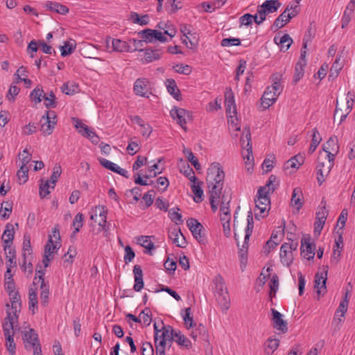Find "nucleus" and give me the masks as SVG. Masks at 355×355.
<instances>
[{
    "mask_svg": "<svg viewBox=\"0 0 355 355\" xmlns=\"http://www.w3.org/2000/svg\"><path fill=\"white\" fill-rule=\"evenodd\" d=\"M321 141H322V137H320L319 132L318 131V130L316 128H314L313 130V133H312L311 144L309 149V153H313L315 150L316 148L320 144Z\"/></svg>",
    "mask_w": 355,
    "mask_h": 355,
    "instance_id": "de8ad7c7",
    "label": "nucleus"
},
{
    "mask_svg": "<svg viewBox=\"0 0 355 355\" xmlns=\"http://www.w3.org/2000/svg\"><path fill=\"white\" fill-rule=\"evenodd\" d=\"M225 173L220 168V164L212 163L207 171V184H223Z\"/></svg>",
    "mask_w": 355,
    "mask_h": 355,
    "instance_id": "20e7f679",
    "label": "nucleus"
},
{
    "mask_svg": "<svg viewBox=\"0 0 355 355\" xmlns=\"http://www.w3.org/2000/svg\"><path fill=\"white\" fill-rule=\"evenodd\" d=\"M322 155L324 156V159H334L336 155L339 152V145L338 138L335 136L331 137L323 145H322Z\"/></svg>",
    "mask_w": 355,
    "mask_h": 355,
    "instance_id": "6e6552de",
    "label": "nucleus"
},
{
    "mask_svg": "<svg viewBox=\"0 0 355 355\" xmlns=\"http://www.w3.org/2000/svg\"><path fill=\"white\" fill-rule=\"evenodd\" d=\"M231 200V193L230 191H224V193L222 196L221 198V206H220V211L221 214H223L224 212L227 214H230V211L229 208V203Z\"/></svg>",
    "mask_w": 355,
    "mask_h": 355,
    "instance_id": "a19ab883",
    "label": "nucleus"
},
{
    "mask_svg": "<svg viewBox=\"0 0 355 355\" xmlns=\"http://www.w3.org/2000/svg\"><path fill=\"white\" fill-rule=\"evenodd\" d=\"M112 49L118 52H129L131 51L130 45L125 41L119 39H113L112 40Z\"/></svg>",
    "mask_w": 355,
    "mask_h": 355,
    "instance_id": "58836bf2",
    "label": "nucleus"
},
{
    "mask_svg": "<svg viewBox=\"0 0 355 355\" xmlns=\"http://www.w3.org/2000/svg\"><path fill=\"white\" fill-rule=\"evenodd\" d=\"M37 276L35 277L33 281V285L35 286L36 284V281L37 280V283L40 282V299L41 304L43 306H46L48 303L49 295V285L45 282L43 276L44 272L42 270L37 271Z\"/></svg>",
    "mask_w": 355,
    "mask_h": 355,
    "instance_id": "f8f14e48",
    "label": "nucleus"
},
{
    "mask_svg": "<svg viewBox=\"0 0 355 355\" xmlns=\"http://www.w3.org/2000/svg\"><path fill=\"white\" fill-rule=\"evenodd\" d=\"M180 209L174 207L168 211V217L171 220L176 224H181L183 223L181 214L179 213Z\"/></svg>",
    "mask_w": 355,
    "mask_h": 355,
    "instance_id": "8fccbe9b",
    "label": "nucleus"
},
{
    "mask_svg": "<svg viewBox=\"0 0 355 355\" xmlns=\"http://www.w3.org/2000/svg\"><path fill=\"white\" fill-rule=\"evenodd\" d=\"M148 81L146 78H138L134 85L135 93L143 97H148Z\"/></svg>",
    "mask_w": 355,
    "mask_h": 355,
    "instance_id": "4be33fe9",
    "label": "nucleus"
},
{
    "mask_svg": "<svg viewBox=\"0 0 355 355\" xmlns=\"http://www.w3.org/2000/svg\"><path fill=\"white\" fill-rule=\"evenodd\" d=\"M354 98L355 94L352 92H348L346 97V103L343 108L339 107L338 102L337 101L334 112V117L336 114H339V112H341V119L340 120V123H343L347 118V115L351 112L354 103Z\"/></svg>",
    "mask_w": 355,
    "mask_h": 355,
    "instance_id": "9d476101",
    "label": "nucleus"
},
{
    "mask_svg": "<svg viewBox=\"0 0 355 355\" xmlns=\"http://www.w3.org/2000/svg\"><path fill=\"white\" fill-rule=\"evenodd\" d=\"M247 221L248 225L245 230V234L244 238V242L242 245V247L239 249V255L240 257V262H241V270L243 271L248 261V241L252 233V230L254 228V222H253V218H252V213L251 211L248 212V216H247Z\"/></svg>",
    "mask_w": 355,
    "mask_h": 355,
    "instance_id": "f257e3e1",
    "label": "nucleus"
},
{
    "mask_svg": "<svg viewBox=\"0 0 355 355\" xmlns=\"http://www.w3.org/2000/svg\"><path fill=\"white\" fill-rule=\"evenodd\" d=\"M173 329L171 326L163 327L162 331L159 336V341H164V345H166L167 342L172 343L174 340Z\"/></svg>",
    "mask_w": 355,
    "mask_h": 355,
    "instance_id": "7c9ffc66",
    "label": "nucleus"
},
{
    "mask_svg": "<svg viewBox=\"0 0 355 355\" xmlns=\"http://www.w3.org/2000/svg\"><path fill=\"white\" fill-rule=\"evenodd\" d=\"M282 6L279 0H266L261 5L257 6V12L267 15L275 12Z\"/></svg>",
    "mask_w": 355,
    "mask_h": 355,
    "instance_id": "dca6fc26",
    "label": "nucleus"
},
{
    "mask_svg": "<svg viewBox=\"0 0 355 355\" xmlns=\"http://www.w3.org/2000/svg\"><path fill=\"white\" fill-rule=\"evenodd\" d=\"M174 336V340L179 345L185 347L187 348L191 347V341L184 335L182 334L180 331H175Z\"/></svg>",
    "mask_w": 355,
    "mask_h": 355,
    "instance_id": "09e8293b",
    "label": "nucleus"
},
{
    "mask_svg": "<svg viewBox=\"0 0 355 355\" xmlns=\"http://www.w3.org/2000/svg\"><path fill=\"white\" fill-rule=\"evenodd\" d=\"M41 131L44 135H49L53 131L57 123L56 114L54 111H46L40 119Z\"/></svg>",
    "mask_w": 355,
    "mask_h": 355,
    "instance_id": "39448f33",
    "label": "nucleus"
},
{
    "mask_svg": "<svg viewBox=\"0 0 355 355\" xmlns=\"http://www.w3.org/2000/svg\"><path fill=\"white\" fill-rule=\"evenodd\" d=\"M15 237V228L14 225L11 223H8L6 225L5 230L1 236V239L4 245L12 244Z\"/></svg>",
    "mask_w": 355,
    "mask_h": 355,
    "instance_id": "c756f323",
    "label": "nucleus"
},
{
    "mask_svg": "<svg viewBox=\"0 0 355 355\" xmlns=\"http://www.w3.org/2000/svg\"><path fill=\"white\" fill-rule=\"evenodd\" d=\"M215 284H216V292L217 295H223L226 296L228 295V292L227 288L225 285L224 280L220 275H217L215 277Z\"/></svg>",
    "mask_w": 355,
    "mask_h": 355,
    "instance_id": "79ce46f5",
    "label": "nucleus"
},
{
    "mask_svg": "<svg viewBox=\"0 0 355 355\" xmlns=\"http://www.w3.org/2000/svg\"><path fill=\"white\" fill-rule=\"evenodd\" d=\"M13 313H17L21 309V297L17 291L9 294Z\"/></svg>",
    "mask_w": 355,
    "mask_h": 355,
    "instance_id": "ea45409f",
    "label": "nucleus"
},
{
    "mask_svg": "<svg viewBox=\"0 0 355 355\" xmlns=\"http://www.w3.org/2000/svg\"><path fill=\"white\" fill-rule=\"evenodd\" d=\"M291 247L288 246V243H284L280 248V259L282 263L288 266L293 260V252H291L290 250Z\"/></svg>",
    "mask_w": 355,
    "mask_h": 355,
    "instance_id": "b1692460",
    "label": "nucleus"
},
{
    "mask_svg": "<svg viewBox=\"0 0 355 355\" xmlns=\"http://www.w3.org/2000/svg\"><path fill=\"white\" fill-rule=\"evenodd\" d=\"M315 246L311 243L310 236H304L301 241L302 254L308 260L313 259L315 255Z\"/></svg>",
    "mask_w": 355,
    "mask_h": 355,
    "instance_id": "f3484780",
    "label": "nucleus"
},
{
    "mask_svg": "<svg viewBox=\"0 0 355 355\" xmlns=\"http://www.w3.org/2000/svg\"><path fill=\"white\" fill-rule=\"evenodd\" d=\"M28 167L27 166H21L17 173V175L20 183H25L28 180Z\"/></svg>",
    "mask_w": 355,
    "mask_h": 355,
    "instance_id": "052dcab7",
    "label": "nucleus"
},
{
    "mask_svg": "<svg viewBox=\"0 0 355 355\" xmlns=\"http://www.w3.org/2000/svg\"><path fill=\"white\" fill-rule=\"evenodd\" d=\"M23 259H24V265L26 263V259L31 257L33 253V250L31 243V237L28 234H24L23 241Z\"/></svg>",
    "mask_w": 355,
    "mask_h": 355,
    "instance_id": "72a5a7b5",
    "label": "nucleus"
},
{
    "mask_svg": "<svg viewBox=\"0 0 355 355\" xmlns=\"http://www.w3.org/2000/svg\"><path fill=\"white\" fill-rule=\"evenodd\" d=\"M83 214L81 213H78L75 216L73 221V226L74 227L73 234H76L80 231V227L83 225Z\"/></svg>",
    "mask_w": 355,
    "mask_h": 355,
    "instance_id": "e2e57ef3",
    "label": "nucleus"
},
{
    "mask_svg": "<svg viewBox=\"0 0 355 355\" xmlns=\"http://www.w3.org/2000/svg\"><path fill=\"white\" fill-rule=\"evenodd\" d=\"M45 8L61 15H65L69 12V8L67 6L54 1H47L45 3Z\"/></svg>",
    "mask_w": 355,
    "mask_h": 355,
    "instance_id": "2f4dec72",
    "label": "nucleus"
},
{
    "mask_svg": "<svg viewBox=\"0 0 355 355\" xmlns=\"http://www.w3.org/2000/svg\"><path fill=\"white\" fill-rule=\"evenodd\" d=\"M37 289L33 287L29 288L28 291V305L29 309L35 313V311L37 309Z\"/></svg>",
    "mask_w": 355,
    "mask_h": 355,
    "instance_id": "c9c22d12",
    "label": "nucleus"
},
{
    "mask_svg": "<svg viewBox=\"0 0 355 355\" xmlns=\"http://www.w3.org/2000/svg\"><path fill=\"white\" fill-rule=\"evenodd\" d=\"M169 238L178 247L185 248L187 241L180 230H173L169 232Z\"/></svg>",
    "mask_w": 355,
    "mask_h": 355,
    "instance_id": "a878e982",
    "label": "nucleus"
},
{
    "mask_svg": "<svg viewBox=\"0 0 355 355\" xmlns=\"http://www.w3.org/2000/svg\"><path fill=\"white\" fill-rule=\"evenodd\" d=\"M191 190L194 193L195 196L193 200L196 202H200L202 201L203 191L199 184H196V182L191 185Z\"/></svg>",
    "mask_w": 355,
    "mask_h": 355,
    "instance_id": "5fc2aeb1",
    "label": "nucleus"
},
{
    "mask_svg": "<svg viewBox=\"0 0 355 355\" xmlns=\"http://www.w3.org/2000/svg\"><path fill=\"white\" fill-rule=\"evenodd\" d=\"M274 42L280 46L281 51H286L293 43V39L287 33L281 37L276 35Z\"/></svg>",
    "mask_w": 355,
    "mask_h": 355,
    "instance_id": "cd10ccee",
    "label": "nucleus"
},
{
    "mask_svg": "<svg viewBox=\"0 0 355 355\" xmlns=\"http://www.w3.org/2000/svg\"><path fill=\"white\" fill-rule=\"evenodd\" d=\"M209 188V199L220 200L223 184H207Z\"/></svg>",
    "mask_w": 355,
    "mask_h": 355,
    "instance_id": "c03bdc74",
    "label": "nucleus"
},
{
    "mask_svg": "<svg viewBox=\"0 0 355 355\" xmlns=\"http://www.w3.org/2000/svg\"><path fill=\"white\" fill-rule=\"evenodd\" d=\"M76 47V45L73 43H71L69 42H66L64 46L60 47L61 55L62 56H67L73 53Z\"/></svg>",
    "mask_w": 355,
    "mask_h": 355,
    "instance_id": "0e129e2a",
    "label": "nucleus"
},
{
    "mask_svg": "<svg viewBox=\"0 0 355 355\" xmlns=\"http://www.w3.org/2000/svg\"><path fill=\"white\" fill-rule=\"evenodd\" d=\"M18 322V315L16 313L8 312L3 323L4 336L14 335L15 324Z\"/></svg>",
    "mask_w": 355,
    "mask_h": 355,
    "instance_id": "2eb2a0df",
    "label": "nucleus"
},
{
    "mask_svg": "<svg viewBox=\"0 0 355 355\" xmlns=\"http://www.w3.org/2000/svg\"><path fill=\"white\" fill-rule=\"evenodd\" d=\"M216 300L221 307L222 311L225 312L229 309L230 303L229 295H226V296L223 295H217Z\"/></svg>",
    "mask_w": 355,
    "mask_h": 355,
    "instance_id": "3c124183",
    "label": "nucleus"
},
{
    "mask_svg": "<svg viewBox=\"0 0 355 355\" xmlns=\"http://www.w3.org/2000/svg\"><path fill=\"white\" fill-rule=\"evenodd\" d=\"M327 279V271H324L323 273H317L315 276L314 281V288L317 290L318 295H324L326 291V282Z\"/></svg>",
    "mask_w": 355,
    "mask_h": 355,
    "instance_id": "412c9836",
    "label": "nucleus"
},
{
    "mask_svg": "<svg viewBox=\"0 0 355 355\" xmlns=\"http://www.w3.org/2000/svg\"><path fill=\"white\" fill-rule=\"evenodd\" d=\"M30 98L35 103H39L42 100H44V105L47 108H54L56 107V98L53 91L46 94L42 87H37L31 92Z\"/></svg>",
    "mask_w": 355,
    "mask_h": 355,
    "instance_id": "7ed1b4c3",
    "label": "nucleus"
},
{
    "mask_svg": "<svg viewBox=\"0 0 355 355\" xmlns=\"http://www.w3.org/2000/svg\"><path fill=\"white\" fill-rule=\"evenodd\" d=\"M226 112L230 114V117L233 118L236 114V107L235 104L234 93L230 88L226 89L225 94Z\"/></svg>",
    "mask_w": 355,
    "mask_h": 355,
    "instance_id": "a211bd4d",
    "label": "nucleus"
},
{
    "mask_svg": "<svg viewBox=\"0 0 355 355\" xmlns=\"http://www.w3.org/2000/svg\"><path fill=\"white\" fill-rule=\"evenodd\" d=\"M171 116L177 121V123L186 130V124L188 121H190L191 114L189 112L183 108L173 107L170 111Z\"/></svg>",
    "mask_w": 355,
    "mask_h": 355,
    "instance_id": "9b49d317",
    "label": "nucleus"
},
{
    "mask_svg": "<svg viewBox=\"0 0 355 355\" xmlns=\"http://www.w3.org/2000/svg\"><path fill=\"white\" fill-rule=\"evenodd\" d=\"M166 87L168 92L173 96L174 98L179 101L180 99V91L178 89L176 82L173 79H166Z\"/></svg>",
    "mask_w": 355,
    "mask_h": 355,
    "instance_id": "473e14b6",
    "label": "nucleus"
},
{
    "mask_svg": "<svg viewBox=\"0 0 355 355\" xmlns=\"http://www.w3.org/2000/svg\"><path fill=\"white\" fill-rule=\"evenodd\" d=\"M61 247L60 242L53 243L51 239H48L46 244L44 246V256H43V264L45 268L49 266L51 261L53 259V254L57 252L59 248Z\"/></svg>",
    "mask_w": 355,
    "mask_h": 355,
    "instance_id": "ddd939ff",
    "label": "nucleus"
},
{
    "mask_svg": "<svg viewBox=\"0 0 355 355\" xmlns=\"http://www.w3.org/2000/svg\"><path fill=\"white\" fill-rule=\"evenodd\" d=\"M282 92V88L268 87L261 97V105L264 109L269 108L274 104Z\"/></svg>",
    "mask_w": 355,
    "mask_h": 355,
    "instance_id": "0eeeda50",
    "label": "nucleus"
},
{
    "mask_svg": "<svg viewBox=\"0 0 355 355\" xmlns=\"http://www.w3.org/2000/svg\"><path fill=\"white\" fill-rule=\"evenodd\" d=\"M348 295H349V293L346 292L345 295V298L343 299V300H342L340 302L339 306L336 312L337 313L340 312V317H344L345 313L347 311L348 304H349Z\"/></svg>",
    "mask_w": 355,
    "mask_h": 355,
    "instance_id": "6e6d98bb",
    "label": "nucleus"
},
{
    "mask_svg": "<svg viewBox=\"0 0 355 355\" xmlns=\"http://www.w3.org/2000/svg\"><path fill=\"white\" fill-rule=\"evenodd\" d=\"M280 340L272 337L268 338L263 344V350L266 354H272L279 347Z\"/></svg>",
    "mask_w": 355,
    "mask_h": 355,
    "instance_id": "bb28decb",
    "label": "nucleus"
},
{
    "mask_svg": "<svg viewBox=\"0 0 355 355\" xmlns=\"http://www.w3.org/2000/svg\"><path fill=\"white\" fill-rule=\"evenodd\" d=\"M270 207H267L266 203H264L263 207H255L254 209L255 218L260 220L261 218H264L268 214Z\"/></svg>",
    "mask_w": 355,
    "mask_h": 355,
    "instance_id": "864d4df0",
    "label": "nucleus"
},
{
    "mask_svg": "<svg viewBox=\"0 0 355 355\" xmlns=\"http://www.w3.org/2000/svg\"><path fill=\"white\" fill-rule=\"evenodd\" d=\"M302 191L300 188H295L293 191L292 198L291 200V205L299 210L303 205L302 200Z\"/></svg>",
    "mask_w": 355,
    "mask_h": 355,
    "instance_id": "f704fd0d",
    "label": "nucleus"
},
{
    "mask_svg": "<svg viewBox=\"0 0 355 355\" xmlns=\"http://www.w3.org/2000/svg\"><path fill=\"white\" fill-rule=\"evenodd\" d=\"M187 226L191 232L193 237L201 243H205V239L201 232L204 229L203 226L195 218H189L187 222Z\"/></svg>",
    "mask_w": 355,
    "mask_h": 355,
    "instance_id": "4468645a",
    "label": "nucleus"
},
{
    "mask_svg": "<svg viewBox=\"0 0 355 355\" xmlns=\"http://www.w3.org/2000/svg\"><path fill=\"white\" fill-rule=\"evenodd\" d=\"M304 62L298 61L295 67V73L293 76V83H297L302 78L304 74V67L306 66Z\"/></svg>",
    "mask_w": 355,
    "mask_h": 355,
    "instance_id": "a18cd8bd",
    "label": "nucleus"
},
{
    "mask_svg": "<svg viewBox=\"0 0 355 355\" xmlns=\"http://www.w3.org/2000/svg\"><path fill=\"white\" fill-rule=\"evenodd\" d=\"M155 30L147 28L138 33L140 38L144 39L146 43L155 42Z\"/></svg>",
    "mask_w": 355,
    "mask_h": 355,
    "instance_id": "49530a36",
    "label": "nucleus"
},
{
    "mask_svg": "<svg viewBox=\"0 0 355 355\" xmlns=\"http://www.w3.org/2000/svg\"><path fill=\"white\" fill-rule=\"evenodd\" d=\"M61 173V166L56 164L53 168V173L50 178V182L51 185H50L49 181L47 180L44 184H41L40 186V196L42 198H44L50 193V188L54 189L55 183L60 178Z\"/></svg>",
    "mask_w": 355,
    "mask_h": 355,
    "instance_id": "423d86ee",
    "label": "nucleus"
},
{
    "mask_svg": "<svg viewBox=\"0 0 355 355\" xmlns=\"http://www.w3.org/2000/svg\"><path fill=\"white\" fill-rule=\"evenodd\" d=\"M220 44L222 46H239L241 44V40L239 38L229 37L224 38L221 40Z\"/></svg>",
    "mask_w": 355,
    "mask_h": 355,
    "instance_id": "69168bd1",
    "label": "nucleus"
},
{
    "mask_svg": "<svg viewBox=\"0 0 355 355\" xmlns=\"http://www.w3.org/2000/svg\"><path fill=\"white\" fill-rule=\"evenodd\" d=\"M340 56H337L335 62L333 63V64L330 69L329 75V79L336 78L338 76L340 71L342 69V68L343 67V64L342 62H340Z\"/></svg>",
    "mask_w": 355,
    "mask_h": 355,
    "instance_id": "37998d69",
    "label": "nucleus"
},
{
    "mask_svg": "<svg viewBox=\"0 0 355 355\" xmlns=\"http://www.w3.org/2000/svg\"><path fill=\"white\" fill-rule=\"evenodd\" d=\"M243 148L245 150V153L250 151L252 153V148L251 145V134L249 128H245L243 130V137L241 138Z\"/></svg>",
    "mask_w": 355,
    "mask_h": 355,
    "instance_id": "4c0bfd02",
    "label": "nucleus"
},
{
    "mask_svg": "<svg viewBox=\"0 0 355 355\" xmlns=\"http://www.w3.org/2000/svg\"><path fill=\"white\" fill-rule=\"evenodd\" d=\"M185 314L183 316V319L184 321V324L187 328L193 327L196 325V323L193 322V317L191 315V309L190 307L185 309L184 310Z\"/></svg>",
    "mask_w": 355,
    "mask_h": 355,
    "instance_id": "13d9d810",
    "label": "nucleus"
},
{
    "mask_svg": "<svg viewBox=\"0 0 355 355\" xmlns=\"http://www.w3.org/2000/svg\"><path fill=\"white\" fill-rule=\"evenodd\" d=\"M98 161L101 166L105 167L107 169H109L113 172H116V171L118 169V165L105 159V158H99Z\"/></svg>",
    "mask_w": 355,
    "mask_h": 355,
    "instance_id": "338daca9",
    "label": "nucleus"
},
{
    "mask_svg": "<svg viewBox=\"0 0 355 355\" xmlns=\"http://www.w3.org/2000/svg\"><path fill=\"white\" fill-rule=\"evenodd\" d=\"M12 206L9 202H3L1 203V208L0 209V215L4 219H8L12 212Z\"/></svg>",
    "mask_w": 355,
    "mask_h": 355,
    "instance_id": "603ef678",
    "label": "nucleus"
},
{
    "mask_svg": "<svg viewBox=\"0 0 355 355\" xmlns=\"http://www.w3.org/2000/svg\"><path fill=\"white\" fill-rule=\"evenodd\" d=\"M293 9V6H288L285 10L275 20L271 30L277 31L279 29L284 27L293 17L296 15V12L293 10L290 12V10Z\"/></svg>",
    "mask_w": 355,
    "mask_h": 355,
    "instance_id": "1a4fd4ad",
    "label": "nucleus"
},
{
    "mask_svg": "<svg viewBox=\"0 0 355 355\" xmlns=\"http://www.w3.org/2000/svg\"><path fill=\"white\" fill-rule=\"evenodd\" d=\"M139 318H141V320H143L144 325H150V324L152 322V315L150 309L149 308H146L141 312Z\"/></svg>",
    "mask_w": 355,
    "mask_h": 355,
    "instance_id": "bf43d9fd",
    "label": "nucleus"
},
{
    "mask_svg": "<svg viewBox=\"0 0 355 355\" xmlns=\"http://www.w3.org/2000/svg\"><path fill=\"white\" fill-rule=\"evenodd\" d=\"M6 338V346L10 355H15L16 345L14 342V335L4 336Z\"/></svg>",
    "mask_w": 355,
    "mask_h": 355,
    "instance_id": "4d7b16f0",
    "label": "nucleus"
},
{
    "mask_svg": "<svg viewBox=\"0 0 355 355\" xmlns=\"http://www.w3.org/2000/svg\"><path fill=\"white\" fill-rule=\"evenodd\" d=\"M11 245L12 244L3 245V250L6 254V259H8L7 262L10 264L13 263V260L15 259V250L12 248Z\"/></svg>",
    "mask_w": 355,
    "mask_h": 355,
    "instance_id": "680f3d73",
    "label": "nucleus"
},
{
    "mask_svg": "<svg viewBox=\"0 0 355 355\" xmlns=\"http://www.w3.org/2000/svg\"><path fill=\"white\" fill-rule=\"evenodd\" d=\"M133 272L135 276V284L133 288L135 291L139 292L144 287L143 272L141 266L135 265L133 268Z\"/></svg>",
    "mask_w": 355,
    "mask_h": 355,
    "instance_id": "393cba45",
    "label": "nucleus"
},
{
    "mask_svg": "<svg viewBox=\"0 0 355 355\" xmlns=\"http://www.w3.org/2000/svg\"><path fill=\"white\" fill-rule=\"evenodd\" d=\"M173 68L178 73L189 75L191 73V67L188 64H178Z\"/></svg>",
    "mask_w": 355,
    "mask_h": 355,
    "instance_id": "774afa93",
    "label": "nucleus"
},
{
    "mask_svg": "<svg viewBox=\"0 0 355 355\" xmlns=\"http://www.w3.org/2000/svg\"><path fill=\"white\" fill-rule=\"evenodd\" d=\"M334 159H324L322 153L320 152L316 166L317 180L320 185H321L329 175L333 166Z\"/></svg>",
    "mask_w": 355,
    "mask_h": 355,
    "instance_id": "f03ea898",
    "label": "nucleus"
},
{
    "mask_svg": "<svg viewBox=\"0 0 355 355\" xmlns=\"http://www.w3.org/2000/svg\"><path fill=\"white\" fill-rule=\"evenodd\" d=\"M273 327L282 333H286L288 331L287 322L283 320L282 315L275 309H272Z\"/></svg>",
    "mask_w": 355,
    "mask_h": 355,
    "instance_id": "aec40b11",
    "label": "nucleus"
},
{
    "mask_svg": "<svg viewBox=\"0 0 355 355\" xmlns=\"http://www.w3.org/2000/svg\"><path fill=\"white\" fill-rule=\"evenodd\" d=\"M302 163L303 157L300 155H295L284 164V170L291 168L293 171H295L302 164Z\"/></svg>",
    "mask_w": 355,
    "mask_h": 355,
    "instance_id": "e433bc0d",
    "label": "nucleus"
},
{
    "mask_svg": "<svg viewBox=\"0 0 355 355\" xmlns=\"http://www.w3.org/2000/svg\"><path fill=\"white\" fill-rule=\"evenodd\" d=\"M75 122L74 126L78 132L85 137L91 138V136L95 133L93 130L90 129L87 125L82 123L78 119H73Z\"/></svg>",
    "mask_w": 355,
    "mask_h": 355,
    "instance_id": "c85d7f7f",
    "label": "nucleus"
},
{
    "mask_svg": "<svg viewBox=\"0 0 355 355\" xmlns=\"http://www.w3.org/2000/svg\"><path fill=\"white\" fill-rule=\"evenodd\" d=\"M24 340L27 344L25 345L26 349H31V347L40 344L38 336L33 329H30L24 334Z\"/></svg>",
    "mask_w": 355,
    "mask_h": 355,
    "instance_id": "5701e85b",
    "label": "nucleus"
},
{
    "mask_svg": "<svg viewBox=\"0 0 355 355\" xmlns=\"http://www.w3.org/2000/svg\"><path fill=\"white\" fill-rule=\"evenodd\" d=\"M144 58L142 59V63H150L158 60L162 58L163 51L157 48H147L144 49Z\"/></svg>",
    "mask_w": 355,
    "mask_h": 355,
    "instance_id": "6ab92c4d",
    "label": "nucleus"
}]
</instances>
